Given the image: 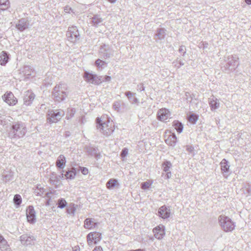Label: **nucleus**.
Returning <instances> with one entry per match:
<instances>
[{"instance_id": "f257e3e1", "label": "nucleus", "mask_w": 251, "mask_h": 251, "mask_svg": "<svg viewBox=\"0 0 251 251\" xmlns=\"http://www.w3.org/2000/svg\"><path fill=\"white\" fill-rule=\"evenodd\" d=\"M96 128L105 136L110 135L114 131L112 123L109 121L106 116L98 117L96 119Z\"/></svg>"}, {"instance_id": "f03ea898", "label": "nucleus", "mask_w": 251, "mask_h": 251, "mask_svg": "<svg viewBox=\"0 0 251 251\" xmlns=\"http://www.w3.org/2000/svg\"><path fill=\"white\" fill-rule=\"evenodd\" d=\"M26 132L25 126L22 122L13 123L8 131V137L11 139L23 137Z\"/></svg>"}, {"instance_id": "7ed1b4c3", "label": "nucleus", "mask_w": 251, "mask_h": 251, "mask_svg": "<svg viewBox=\"0 0 251 251\" xmlns=\"http://www.w3.org/2000/svg\"><path fill=\"white\" fill-rule=\"evenodd\" d=\"M68 93L67 85L65 83H60L54 87L52 96L55 101L60 102L67 97Z\"/></svg>"}, {"instance_id": "20e7f679", "label": "nucleus", "mask_w": 251, "mask_h": 251, "mask_svg": "<svg viewBox=\"0 0 251 251\" xmlns=\"http://www.w3.org/2000/svg\"><path fill=\"white\" fill-rule=\"evenodd\" d=\"M218 220L221 226L225 231H231L234 229V223L228 217L225 215H220Z\"/></svg>"}, {"instance_id": "39448f33", "label": "nucleus", "mask_w": 251, "mask_h": 251, "mask_svg": "<svg viewBox=\"0 0 251 251\" xmlns=\"http://www.w3.org/2000/svg\"><path fill=\"white\" fill-rule=\"evenodd\" d=\"M66 36L68 40L72 43H75L78 40L80 35L76 27L74 26L69 27Z\"/></svg>"}, {"instance_id": "423d86ee", "label": "nucleus", "mask_w": 251, "mask_h": 251, "mask_svg": "<svg viewBox=\"0 0 251 251\" xmlns=\"http://www.w3.org/2000/svg\"><path fill=\"white\" fill-rule=\"evenodd\" d=\"M238 57L236 55H231L227 58V62L225 66L226 71H234L239 65Z\"/></svg>"}, {"instance_id": "0eeeda50", "label": "nucleus", "mask_w": 251, "mask_h": 251, "mask_svg": "<svg viewBox=\"0 0 251 251\" xmlns=\"http://www.w3.org/2000/svg\"><path fill=\"white\" fill-rule=\"evenodd\" d=\"M48 112L47 119L48 122L50 124L57 122L64 114L63 111L61 112L59 111H48Z\"/></svg>"}, {"instance_id": "6e6552de", "label": "nucleus", "mask_w": 251, "mask_h": 251, "mask_svg": "<svg viewBox=\"0 0 251 251\" xmlns=\"http://www.w3.org/2000/svg\"><path fill=\"white\" fill-rule=\"evenodd\" d=\"M88 245L91 247L94 244H97L101 239V234L98 232H91L87 235Z\"/></svg>"}, {"instance_id": "1a4fd4ad", "label": "nucleus", "mask_w": 251, "mask_h": 251, "mask_svg": "<svg viewBox=\"0 0 251 251\" xmlns=\"http://www.w3.org/2000/svg\"><path fill=\"white\" fill-rule=\"evenodd\" d=\"M84 80L87 83L94 85H99L100 84V76L93 74L89 72L85 71L83 75Z\"/></svg>"}, {"instance_id": "9d476101", "label": "nucleus", "mask_w": 251, "mask_h": 251, "mask_svg": "<svg viewBox=\"0 0 251 251\" xmlns=\"http://www.w3.org/2000/svg\"><path fill=\"white\" fill-rule=\"evenodd\" d=\"M35 240V237L30 234H25L20 237V241L24 246L34 245Z\"/></svg>"}, {"instance_id": "9b49d317", "label": "nucleus", "mask_w": 251, "mask_h": 251, "mask_svg": "<svg viewBox=\"0 0 251 251\" xmlns=\"http://www.w3.org/2000/svg\"><path fill=\"white\" fill-rule=\"evenodd\" d=\"M26 216L29 223L34 224L36 222V213L33 206H28L26 210Z\"/></svg>"}, {"instance_id": "f8f14e48", "label": "nucleus", "mask_w": 251, "mask_h": 251, "mask_svg": "<svg viewBox=\"0 0 251 251\" xmlns=\"http://www.w3.org/2000/svg\"><path fill=\"white\" fill-rule=\"evenodd\" d=\"M4 101L9 105H15L17 102V100L11 92H6L2 97Z\"/></svg>"}, {"instance_id": "ddd939ff", "label": "nucleus", "mask_w": 251, "mask_h": 251, "mask_svg": "<svg viewBox=\"0 0 251 251\" xmlns=\"http://www.w3.org/2000/svg\"><path fill=\"white\" fill-rule=\"evenodd\" d=\"M154 235L157 239H161L165 234V226L162 225H159L153 229Z\"/></svg>"}, {"instance_id": "4468645a", "label": "nucleus", "mask_w": 251, "mask_h": 251, "mask_svg": "<svg viewBox=\"0 0 251 251\" xmlns=\"http://www.w3.org/2000/svg\"><path fill=\"white\" fill-rule=\"evenodd\" d=\"M35 98V95L30 91L25 92L24 97V103L25 105H29Z\"/></svg>"}, {"instance_id": "2eb2a0df", "label": "nucleus", "mask_w": 251, "mask_h": 251, "mask_svg": "<svg viewBox=\"0 0 251 251\" xmlns=\"http://www.w3.org/2000/svg\"><path fill=\"white\" fill-rule=\"evenodd\" d=\"M98 223L92 218H86L84 221V227L86 229H91L96 227Z\"/></svg>"}, {"instance_id": "dca6fc26", "label": "nucleus", "mask_w": 251, "mask_h": 251, "mask_svg": "<svg viewBox=\"0 0 251 251\" xmlns=\"http://www.w3.org/2000/svg\"><path fill=\"white\" fill-rule=\"evenodd\" d=\"M158 215L163 219H166L170 217V210L166 206H161L158 210Z\"/></svg>"}, {"instance_id": "f3484780", "label": "nucleus", "mask_w": 251, "mask_h": 251, "mask_svg": "<svg viewBox=\"0 0 251 251\" xmlns=\"http://www.w3.org/2000/svg\"><path fill=\"white\" fill-rule=\"evenodd\" d=\"M170 116V111H158L157 118L158 120L164 122L169 118Z\"/></svg>"}, {"instance_id": "a211bd4d", "label": "nucleus", "mask_w": 251, "mask_h": 251, "mask_svg": "<svg viewBox=\"0 0 251 251\" xmlns=\"http://www.w3.org/2000/svg\"><path fill=\"white\" fill-rule=\"evenodd\" d=\"M28 24L27 20L25 19L22 18L19 20L18 23L16 24V26L18 29L21 31H23L28 27Z\"/></svg>"}, {"instance_id": "6ab92c4d", "label": "nucleus", "mask_w": 251, "mask_h": 251, "mask_svg": "<svg viewBox=\"0 0 251 251\" xmlns=\"http://www.w3.org/2000/svg\"><path fill=\"white\" fill-rule=\"evenodd\" d=\"M0 249L1 251H12L7 241L0 234Z\"/></svg>"}, {"instance_id": "aec40b11", "label": "nucleus", "mask_w": 251, "mask_h": 251, "mask_svg": "<svg viewBox=\"0 0 251 251\" xmlns=\"http://www.w3.org/2000/svg\"><path fill=\"white\" fill-rule=\"evenodd\" d=\"M103 19L99 15H94L91 19V23L93 26L98 27L102 25Z\"/></svg>"}, {"instance_id": "412c9836", "label": "nucleus", "mask_w": 251, "mask_h": 251, "mask_svg": "<svg viewBox=\"0 0 251 251\" xmlns=\"http://www.w3.org/2000/svg\"><path fill=\"white\" fill-rule=\"evenodd\" d=\"M177 138L175 133L170 135L168 138L165 140L166 144L170 146L174 147L176 143Z\"/></svg>"}, {"instance_id": "4be33fe9", "label": "nucleus", "mask_w": 251, "mask_h": 251, "mask_svg": "<svg viewBox=\"0 0 251 251\" xmlns=\"http://www.w3.org/2000/svg\"><path fill=\"white\" fill-rule=\"evenodd\" d=\"M66 162L65 157L63 155H60L56 161V166L58 168L63 169L65 166Z\"/></svg>"}, {"instance_id": "5701e85b", "label": "nucleus", "mask_w": 251, "mask_h": 251, "mask_svg": "<svg viewBox=\"0 0 251 251\" xmlns=\"http://www.w3.org/2000/svg\"><path fill=\"white\" fill-rule=\"evenodd\" d=\"M166 35V30L164 28H158L155 34V40H161L164 39Z\"/></svg>"}, {"instance_id": "b1692460", "label": "nucleus", "mask_w": 251, "mask_h": 251, "mask_svg": "<svg viewBox=\"0 0 251 251\" xmlns=\"http://www.w3.org/2000/svg\"><path fill=\"white\" fill-rule=\"evenodd\" d=\"M106 47L105 45L101 46L100 49V52L103 57L110 58L111 56V51L108 48H106Z\"/></svg>"}, {"instance_id": "393cba45", "label": "nucleus", "mask_w": 251, "mask_h": 251, "mask_svg": "<svg viewBox=\"0 0 251 251\" xmlns=\"http://www.w3.org/2000/svg\"><path fill=\"white\" fill-rule=\"evenodd\" d=\"M209 104L212 109H217L219 107V102L218 99L214 97H211L208 99Z\"/></svg>"}, {"instance_id": "a878e982", "label": "nucleus", "mask_w": 251, "mask_h": 251, "mask_svg": "<svg viewBox=\"0 0 251 251\" xmlns=\"http://www.w3.org/2000/svg\"><path fill=\"white\" fill-rule=\"evenodd\" d=\"M125 94L131 103L136 104L139 102L138 100L135 97V93L127 91L126 92Z\"/></svg>"}, {"instance_id": "bb28decb", "label": "nucleus", "mask_w": 251, "mask_h": 251, "mask_svg": "<svg viewBox=\"0 0 251 251\" xmlns=\"http://www.w3.org/2000/svg\"><path fill=\"white\" fill-rule=\"evenodd\" d=\"M9 56L7 52L2 51L0 53V64L1 65H5L8 61Z\"/></svg>"}, {"instance_id": "cd10ccee", "label": "nucleus", "mask_w": 251, "mask_h": 251, "mask_svg": "<svg viewBox=\"0 0 251 251\" xmlns=\"http://www.w3.org/2000/svg\"><path fill=\"white\" fill-rule=\"evenodd\" d=\"M221 169L223 173H227L229 171V165L228 161L226 159H223L221 162Z\"/></svg>"}, {"instance_id": "c85d7f7f", "label": "nucleus", "mask_w": 251, "mask_h": 251, "mask_svg": "<svg viewBox=\"0 0 251 251\" xmlns=\"http://www.w3.org/2000/svg\"><path fill=\"white\" fill-rule=\"evenodd\" d=\"M199 118V115L190 112L187 115L188 121L192 124L196 123Z\"/></svg>"}, {"instance_id": "c756f323", "label": "nucleus", "mask_w": 251, "mask_h": 251, "mask_svg": "<svg viewBox=\"0 0 251 251\" xmlns=\"http://www.w3.org/2000/svg\"><path fill=\"white\" fill-rule=\"evenodd\" d=\"M76 175V170L75 168H73L71 171H68L65 174V176L66 179H73L75 178Z\"/></svg>"}, {"instance_id": "7c9ffc66", "label": "nucleus", "mask_w": 251, "mask_h": 251, "mask_svg": "<svg viewBox=\"0 0 251 251\" xmlns=\"http://www.w3.org/2000/svg\"><path fill=\"white\" fill-rule=\"evenodd\" d=\"M77 207V205H75L74 203H71L69 204V206L68 208H67V212L69 214H71L73 216L75 215L76 207Z\"/></svg>"}, {"instance_id": "2f4dec72", "label": "nucleus", "mask_w": 251, "mask_h": 251, "mask_svg": "<svg viewBox=\"0 0 251 251\" xmlns=\"http://www.w3.org/2000/svg\"><path fill=\"white\" fill-rule=\"evenodd\" d=\"M173 126L175 128L179 133H181L183 129V126L182 124L178 121H175L173 122Z\"/></svg>"}, {"instance_id": "473e14b6", "label": "nucleus", "mask_w": 251, "mask_h": 251, "mask_svg": "<svg viewBox=\"0 0 251 251\" xmlns=\"http://www.w3.org/2000/svg\"><path fill=\"white\" fill-rule=\"evenodd\" d=\"M50 183L52 185H56L59 181V178L55 173H52L50 178Z\"/></svg>"}, {"instance_id": "72a5a7b5", "label": "nucleus", "mask_w": 251, "mask_h": 251, "mask_svg": "<svg viewBox=\"0 0 251 251\" xmlns=\"http://www.w3.org/2000/svg\"><path fill=\"white\" fill-rule=\"evenodd\" d=\"M117 183L118 181L116 179L111 178L106 183V187L108 189H111L114 188Z\"/></svg>"}, {"instance_id": "f704fd0d", "label": "nucleus", "mask_w": 251, "mask_h": 251, "mask_svg": "<svg viewBox=\"0 0 251 251\" xmlns=\"http://www.w3.org/2000/svg\"><path fill=\"white\" fill-rule=\"evenodd\" d=\"M9 4L8 0H0V9L2 10L7 9L9 6Z\"/></svg>"}, {"instance_id": "c9c22d12", "label": "nucleus", "mask_w": 251, "mask_h": 251, "mask_svg": "<svg viewBox=\"0 0 251 251\" xmlns=\"http://www.w3.org/2000/svg\"><path fill=\"white\" fill-rule=\"evenodd\" d=\"M106 63L100 60V59H98L95 61V65L99 69H102L106 67Z\"/></svg>"}, {"instance_id": "e433bc0d", "label": "nucleus", "mask_w": 251, "mask_h": 251, "mask_svg": "<svg viewBox=\"0 0 251 251\" xmlns=\"http://www.w3.org/2000/svg\"><path fill=\"white\" fill-rule=\"evenodd\" d=\"M67 202L66 200L63 198H60L58 200L57 204V207L59 208L63 209L65 208L67 205Z\"/></svg>"}, {"instance_id": "4c0bfd02", "label": "nucleus", "mask_w": 251, "mask_h": 251, "mask_svg": "<svg viewBox=\"0 0 251 251\" xmlns=\"http://www.w3.org/2000/svg\"><path fill=\"white\" fill-rule=\"evenodd\" d=\"M13 201L17 207L20 206L22 202V198L20 195H15L14 197Z\"/></svg>"}, {"instance_id": "58836bf2", "label": "nucleus", "mask_w": 251, "mask_h": 251, "mask_svg": "<svg viewBox=\"0 0 251 251\" xmlns=\"http://www.w3.org/2000/svg\"><path fill=\"white\" fill-rule=\"evenodd\" d=\"M163 171L165 172L170 171V169L172 167V164L170 161H166L162 163Z\"/></svg>"}, {"instance_id": "ea45409f", "label": "nucleus", "mask_w": 251, "mask_h": 251, "mask_svg": "<svg viewBox=\"0 0 251 251\" xmlns=\"http://www.w3.org/2000/svg\"><path fill=\"white\" fill-rule=\"evenodd\" d=\"M152 184V180H148L146 182H142V189L146 190L151 188Z\"/></svg>"}, {"instance_id": "a19ab883", "label": "nucleus", "mask_w": 251, "mask_h": 251, "mask_svg": "<svg viewBox=\"0 0 251 251\" xmlns=\"http://www.w3.org/2000/svg\"><path fill=\"white\" fill-rule=\"evenodd\" d=\"M173 64H174L175 66L176 67H177V68H179L181 66H183L184 65L183 62L182 60H181V59H179L178 58H177L175 61H174Z\"/></svg>"}, {"instance_id": "79ce46f5", "label": "nucleus", "mask_w": 251, "mask_h": 251, "mask_svg": "<svg viewBox=\"0 0 251 251\" xmlns=\"http://www.w3.org/2000/svg\"><path fill=\"white\" fill-rule=\"evenodd\" d=\"M128 153V150L127 148H125L122 150L121 152V156L123 160H124L126 157Z\"/></svg>"}, {"instance_id": "37998d69", "label": "nucleus", "mask_w": 251, "mask_h": 251, "mask_svg": "<svg viewBox=\"0 0 251 251\" xmlns=\"http://www.w3.org/2000/svg\"><path fill=\"white\" fill-rule=\"evenodd\" d=\"M178 51L181 54L182 57H185L186 54V48L185 46L183 45L180 46Z\"/></svg>"}, {"instance_id": "c03bdc74", "label": "nucleus", "mask_w": 251, "mask_h": 251, "mask_svg": "<svg viewBox=\"0 0 251 251\" xmlns=\"http://www.w3.org/2000/svg\"><path fill=\"white\" fill-rule=\"evenodd\" d=\"M100 83L104 81H110L111 80V77L109 75L100 76Z\"/></svg>"}, {"instance_id": "a18cd8bd", "label": "nucleus", "mask_w": 251, "mask_h": 251, "mask_svg": "<svg viewBox=\"0 0 251 251\" xmlns=\"http://www.w3.org/2000/svg\"><path fill=\"white\" fill-rule=\"evenodd\" d=\"M12 175H11V173H9L8 174H4L3 175V180L5 181V182L10 180L12 178Z\"/></svg>"}, {"instance_id": "49530a36", "label": "nucleus", "mask_w": 251, "mask_h": 251, "mask_svg": "<svg viewBox=\"0 0 251 251\" xmlns=\"http://www.w3.org/2000/svg\"><path fill=\"white\" fill-rule=\"evenodd\" d=\"M186 151L189 153L192 154L193 156L194 155V149L192 146H186Z\"/></svg>"}, {"instance_id": "de8ad7c7", "label": "nucleus", "mask_w": 251, "mask_h": 251, "mask_svg": "<svg viewBox=\"0 0 251 251\" xmlns=\"http://www.w3.org/2000/svg\"><path fill=\"white\" fill-rule=\"evenodd\" d=\"M51 195H52V193H50V192H46L45 193V196L49 198V200H48L47 201L46 205H49L50 204V199Z\"/></svg>"}, {"instance_id": "09e8293b", "label": "nucleus", "mask_w": 251, "mask_h": 251, "mask_svg": "<svg viewBox=\"0 0 251 251\" xmlns=\"http://www.w3.org/2000/svg\"><path fill=\"white\" fill-rule=\"evenodd\" d=\"M79 168H80L81 173L83 175H87L88 173V170L87 168H86L85 167H79Z\"/></svg>"}, {"instance_id": "8fccbe9b", "label": "nucleus", "mask_w": 251, "mask_h": 251, "mask_svg": "<svg viewBox=\"0 0 251 251\" xmlns=\"http://www.w3.org/2000/svg\"><path fill=\"white\" fill-rule=\"evenodd\" d=\"M186 99L188 101H191L192 98L191 97V95L189 93L186 92L185 93Z\"/></svg>"}, {"instance_id": "3c124183", "label": "nucleus", "mask_w": 251, "mask_h": 251, "mask_svg": "<svg viewBox=\"0 0 251 251\" xmlns=\"http://www.w3.org/2000/svg\"><path fill=\"white\" fill-rule=\"evenodd\" d=\"M93 251H103V249L101 246L96 247Z\"/></svg>"}, {"instance_id": "603ef678", "label": "nucleus", "mask_w": 251, "mask_h": 251, "mask_svg": "<svg viewBox=\"0 0 251 251\" xmlns=\"http://www.w3.org/2000/svg\"><path fill=\"white\" fill-rule=\"evenodd\" d=\"M171 172L170 171L166 172V174L165 176V177H166V178L169 179V178L171 177Z\"/></svg>"}, {"instance_id": "864d4df0", "label": "nucleus", "mask_w": 251, "mask_h": 251, "mask_svg": "<svg viewBox=\"0 0 251 251\" xmlns=\"http://www.w3.org/2000/svg\"><path fill=\"white\" fill-rule=\"evenodd\" d=\"M37 195L40 196H43V195H45V193H44V190L42 189L40 190V192H37Z\"/></svg>"}, {"instance_id": "5fc2aeb1", "label": "nucleus", "mask_w": 251, "mask_h": 251, "mask_svg": "<svg viewBox=\"0 0 251 251\" xmlns=\"http://www.w3.org/2000/svg\"><path fill=\"white\" fill-rule=\"evenodd\" d=\"M70 10H71V8H70L69 7H67L66 6L64 8V11L66 13H69L70 12Z\"/></svg>"}, {"instance_id": "6e6d98bb", "label": "nucleus", "mask_w": 251, "mask_h": 251, "mask_svg": "<svg viewBox=\"0 0 251 251\" xmlns=\"http://www.w3.org/2000/svg\"><path fill=\"white\" fill-rule=\"evenodd\" d=\"M58 176H59V179H63L64 178V177H65V174H64L63 173H62L60 175Z\"/></svg>"}, {"instance_id": "4d7b16f0", "label": "nucleus", "mask_w": 251, "mask_h": 251, "mask_svg": "<svg viewBox=\"0 0 251 251\" xmlns=\"http://www.w3.org/2000/svg\"><path fill=\"white\" fill-rule=\"evenodd\" d=\"M246 3L248 4H251V0H245Z\"/></svg>"}, {"instance_id": "13d9d810", "label": "nucleus", "mask_w": 251, "mask_h": 251, "mask_svg": "<svg viewBox=\"0 0 251 251\" xmlns=\"http://www.w3.org/2000/svg\"><path fill=\"white\" fill-rule=\"evenodd\" d=\"M107 0L111 3H115L117 0Z\"/></svg>"}, {"instance_id": "bf43d9fd", "label": "nucleus", "mask_w": 251, "mask_h": 251, "mask_svg": "<svg viewBox=\"0 0 251 251\" xmlns=\"http://www.w3.org/2000/svg\"><path fill=\"white\" fill-rule=\"evenodd\" d=\"M44 106H45V104H42L41 105V107H40V108H41V109H46V107H45Z\"/></svg>"}, {"instance_id": "052dcab7", "label": "nucleus", "mask_w": 251, "mask_h": 251, "mask_svg": "<svg viewBox=\"0 0 251 251\" xmlns=\"http://www.w3.org/2000/svg\"><path fill=\"white\" fill-rule=\"evenodd\" d=\"M159 110H168V109L167 108H162L160 109Z\"/></svg>"}, {"instance_id": "680f3d73", "label": "nucleus", "mask_w": 251, "mask_h": 251, "mask_svg": "<svg viewBox=\"0 0 251 251\" xmlns=\"http://www.w3.org/2000/svg\"><path fill=\"white\" fill-rule=\"evenodd\" d=\"M144 88L142 87V91H144Z\"/></svg>"}, {"instance_id": "e2e57ef3", "label": "nucleus", "mask_w": 251, "mask_h": 251, "mask_svg": "<svg viewBox=\"0 0 251 251\" xmlns=\"http://www.w3.org/2000/svg\"><path fill=\"white\" fill-rule=\"evenodd\" d=\"M1 124H3L2 120H1Z\"/></svg>"}, {"instance_id": "0e129e2a", "label": "nucleus", "mask_w": 251, "mask_h": 251, "mask_svg": "<svg viewBox=\"0 0 251 251\" xmlns=\"http://www.w3.org/2000/svg\"><path fill=\"white\" fill-rule=\"evenodd\" d=\"M142 251H144L143 249H142Z\"/></svg>"}]
</instances>
